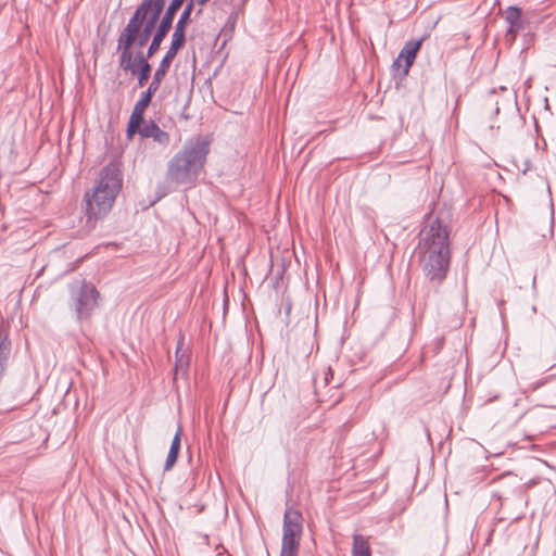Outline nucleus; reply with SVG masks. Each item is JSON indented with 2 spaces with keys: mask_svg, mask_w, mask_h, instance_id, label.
Returning <instances> with one entry per match:
<instances>
[{
  "mask_svg": "<svg viewBox=\"0 0 556 556\" xmlns=\"http://www.w3.org/2000/svg\"><path fill=\"white\" fill-rule=\"evenodd\" d=\"M122 187L123 174L119 166L109 163L102 167L93 189L84 195L85 214L88 220L109 214Z\"/></svg>",
  "mask_w": 556,
  "mask_h": 556,
  "instance_id": "2",
  "label": "nucleus"
},
{
  "mask_svg": "<svg viewBox=\"0 0 556 556\" xmlns=\"http://www.w3.org/2000/svg\"><path fill=\"white\" fill-rule=\"evenodd\" d=\"M505 22L508 24L506 37L514 41L519 31L525 28L522 10L516 5H509L505 11Z\"/></svg>",
  "mask_w": 556,
  "mask_h": 556,
  "instance_id": "9",
  "label": "nucleus"
},
{
  "mask_svg": "<svg viewBox=\"0 0 556 556\" xmlns=\"http://www.w3.org/2000/svg\"><path fill=\"white\" fill-rule=\"evenodd\" d=\"M131 68H125L124 66H119L125 72H130L132 75H137L138 83L142 87L144 86L151 74V65L149 63L143 64L141 67H138L134 62L132 58L130 59Z\"/></svg>",
  "mask_w": 556,
  "mask_h": 556,
  "instance_id": "12",
  "label": "nucleus"
},
{
  "mask_svg": "<svg viewBox=\"0 0 556 556\" xmlns=\"http://www.w3.org/2000/svg\"><path fill=\"white\" fill-rule=\"evenodd\" d=\"M146 92L152 97L156 92V90L152 89L151 87H148Z\"/></svg>",
  "mask_w": 556,
  "mask_h": 556,
  "instance_id": "29",
  "label": "nucleus"
},
{
  "mask_svg": "<svg viewBox=\"0 0 556 556\" xmlns=\"http://www.w3.org/2000/svg\"><path fill=\"white\" fill-rule=\"evenodd\" d=\"M185 42H186V29L175 27L174 33L172 35L170 46L180 50L185 46Z\"/></svg>",
  "mask_w": 556,
  "mask_h": 556,
  "instance_id": "16",
  "label": "nucleus"
},
{
  "mask_svg": "<svg viewBox=\"0 0 556 556\" xmlns=\"http://www.w3.org/2000/svg\"><path fill=\"white\" fill-rule=\"evenodd\" d=\"M498 112H500V109H498V106H496L495 113L497 114Z\"/></svg>",
  "mask_w": 556,
  "mask_h": 556,
  "instance_id": "33",
  "label": "nucleus"
},
{
  "mask_svg": "<svg viewBox=\"0 0 556 556\" xmlns=\"http://www.w3.org/2000/svg\"><path fill=\"white\" fill-rule=\"evenodd\" d=\"M162 80H163L162 78H157L156 76L153 75L152 81L150 83L149 87H151L152 89L157 91L161 86Z\"/></svg>",
  "mask_w": 556,
  "mask_h": 556,
  "instance_id": "26",
  "label": "nucleus"
},
{
  "mask_svg": "<svg viewBox=\"0 0 556 556\" xmlns=\"http://www.w3.org/2000/svg\"><path fill=\"white\" fill-rule=\"evenodd\" d=\"M151 34L149 31L140 29L137 35L134 36L132 46L137 43L139 47H143L148 43Z\"/></svg>",
  "mask_w": 556,
  "mask_h": 556,
  "instance_id": "17",
  "label": "nucleus"
},
{
  "mask_svg": "<svg viewBox=\"0 0 556 556\" xmlns=\"http://www.w3.org/2000/svg\"><path fill=\"white\" fill-rule=\"evenodd\" d=\"M148 53L144 55L142 51H139L136 56H132L134 62L138 67H141L143 64L149 63L148 60Z\"/></svg>",
  "mask_w": 556,
  "mask_h": 556,
  "instance_id": "22",
  "label": "nucleus"
},
{
  "mask_svg": "<svg viewBox=\"0 0 556 556\" xmlns=\"http://www.w3.org/2000/svg\"><path fill=\"white\" fill-rule=\"evenodd\" d=\"M140 135L147 138H153L155 141L160 143H167L169 140L168 134L163 131L156 124L151 123L150 125H146L140 130Z\"/></svg>",
  "mask_w": 556,
  "mask_h": 556,
  "instance_id": "11",
  "label": "nucleus"
},
{
  "mask_svg": "<svg viewBox=\"0 0 556 556\" xmlns=\"http://www.w3.org/2000/svg\"><path fill=\"white\" fill-rule=\"evenodd\" d=\"M164 8V3L155 0H142V2L137 7L135 13L129 18L127 25L124 27L117 39V50L121 51L118 62L119 66L131 68L130 59L132 56L131 47L134 36L137 35L140 29L152 34Z\"/></svg>",
  "mask_w": 556,
  "mask_h": 556,
  "instance_id": "4",
  "label": "nucleus"
},
{
  "mask_svg": "<svg viewBox=\"0 0 556 556\" xmlns=\"http://www.w3.org/2000/svg\"><path fill=\"white\" fill-rule=\"evenodd\" d=\"M314 383H315L316 386L318 384V380H317V378H315Z\"/></svg>",
  "mask_w": 556,
  "mask_h": 556,
  "instance_id": "34",
  "label": "nucleus"
},
{
  "mask_svg": "<svg viewBox=\"0 0 556 556\" xmlns=\"http://www.w3.org/2000/svg\"><path fill=\"white\" fill-rule=\"evenodd\" d=\"M210 0H195V3H198L199 5L203 7L206 2H208Z\"/></svg>",
  "mask_w": 556,
  "mask_h": 556,
  "instance_id": "30",
  "label": "nucleus"
},
{
  "mask_svg": "<svg viewBox=\"0 0 556 556\" xmlns=\"http://www.w3.org/2000/svg\"><path fill=\"white\" fill-rule=\"evenodd\" d=\"M179 345L177 346V350H176V363H175V372H177L178 370H184L188 367V358L181 354L179 355Z\"/></svg>",
  "mask_w": 556,
  "mask_h": 556,
  "instance_id": "18",
  "label": "nucleus"
},
{
  "mask_svg": "<svg viewBox=\"0 0 556 556\" xmlns=\"http://www.w3.org/2000/svg\"><path fill=\"white\" fill-rule=\"evenodd\" d=\"M333 377L332 369L330 367L327 368V370L324 371L323 376V384L324 387L328 386L330 383V380Z\"/></svg>",
  "mask_w": 556,
  "mask_h": 556,
  "instance_id": "25",
  "label": "nucleus"
},
{
  "mask_svg": "<svg viewBox=\"0 0 556 556\" xmlns=\"http://www.w3.org/2000/svg\"><path fill=\"white\" fill-rule=\"evenodd\" d=\"M169 67H170V63H168L167 60L165 61L164 59H162V61L159 64V67L156 68V71L154 73V76L163 79L165 77V75L167 74Z\"/></svg>",
  "mask_w": 556,
  "mask_h": 556,
  "instance_id": "19",
  "label": "nucleus"
},
{
  "mask_svg": "<svg viewBox=\"0 0 556 556\" xmlns=\"http://www.w3.org/2000/svg\"><path fill=\"white\" fill-rule=\"evenodd\" d=\"M178 10L179 8L176 7V3H169L164 14H161L160 23L148 48V58H152L159 51L162 41L173 26V21Z\"/></svg>",
  "mask_w": 556,
  "mask_h": 556,
  "instance_id": "7",
  "label": "nucleus"
},
{
  "mask_svg": "<svg viewBox=\"0 0 556 556\" xmlns=\"http://www.w3.org/2000/svg\"><path fill=\"white\" fill-rule=\"evenodd\" d=\"M303 531V517L298 509L288 507L283 515L282 555H298L300 540Z\"/></svg>",
  "mask_w": 556,
  "mask_h": 556,
  "instance_id": "6",
  "label": "nucleus"
},
{
  "mask_svg": "<svg viewBox=\"0 0 556 556\" xmlns=\"http://www.w3.org/2000/svg\"><path fill=\"white\" fill-rule=\"evenodd\" d=\"M280 556H298V555H282V554H280Z\"/></svg>",
  "mask_w": 556,
  "mask_h": 556,
  "instance_id": "35",
  "label": "nucleus"
},
{
  "mask_svg": "<svg viewBox=\"0 0 556 556\" xmlns=\"http://www.w3.org/2000/svg\"><path fill=\"white\" fill-rule=\"evenodd\" d=\"M151 96L147 92L142 93V97L138 100L136 104H149L151 101Z\"/></svg>",
  "mask_w": 556,
  "mask_h": 556,
  "instance_id": "27",
  "label": "nucleus"
},
{
  "mask_svg": "<svg viewBox=\"0 0 556 556\" xmlns=\"http://www.w3.org/2000/svg\"><path fill=\"white\" fill-rule=\"evenodd\" d=\"M424 40L425 38L422 37L417 40L413 39L406 41L397 59L394 61L393 66H396L397 68L403 67V74L407 75L416 59L418 51L421 48Z\"/></svg>",
  "mask_w": 556,
  "mask_h": 556,
  "instance_id": "8",
  "label": "nucleus"
},
{
  "mask_svg": "<svg viewBox=\"0 0 556 556\" xmlns=\"http://www.w3.org/2000/svg\"><path fill=\"white\" fill-rule=\"evenodd\" d=\"M181 434H182V428H181V426H178L177 431H176L174 439L172 441V444H170L172 446L180 448Z\"/></svg>",
  "mask_w": 556,
  "mask_h": 556,
  "instance_id": "24",
  "label": "nucleus"
},
{
  "mask_svg": "<svg viewBox=\"0 0 556 556\" xmlns=\"http://www.w3.org/2000/svg\"><path fill=\"white\" fill-rule=\"evenodd\" d=\"M418 254L428 279L441 283L451 263L450 231L440 217L429 219L419 232Z\"/></svg>",
  "mask_w": 556,
  "mask_h": 556,
  "instance_id": "1",
  "label": "nucleus"
},
{
  "mask_svg": "<svg viewBox=\"0 0 556 556\" xmlns=\"http://www.w3.org/2000/svg\"><path fill=\"white\" fill-rule=\"evenodd\" d=\"M195 4V0H189V2L186 4L182 13L180 14L175 27L184 28L186 29L188 24L190 23V16L193 10V7Z\"/></svg>",
  "mask_w": 556,
  "mask_h": 556,
  "instance_id": "15",
  "label": "nucleus"
},
{
  "mask_svg": "<svg viewBox=\"0 0 556 556\" xmlns=\"http://www.w3.org/2000/svg\"><path fill=\"white\" fill-rule=\"evenodd\" d=\"M553 376H549L547 378H544V379H540V380H536V381H533V382H530L528 383L527 388H526V391L528 392H534L536 391L538 389H540L541 387L545 386L551 379H552Z\"/></svg>",
  "mask_w": 556,
  "mask_h": 556,
  "instance_id": "20",
  "label": "nucleus"
},
{
  "mask_svg": "<svg viewBox=\"0 0 556 556\" xmlns=\"http://www.w3.org/2000/svg\"><path fill=\"white\" fill-rule=\"evenodd\" d=\"M178 458V454L177 453H173V452H169L168 451V454H167V457H166V460H165V464H164V471H169L173 469L176 460Z\"/></svg>",
  "mask_w": 556,
  "mask_h": 556,
  "instance_id": "21",
  "label": "nucleus"
},
{
  "mask_svg": "<svg viewBox=\"0 0 556 556\" xmlns=\"http://www.w3.org/2000/svg\"><path fill=\"white\" fill-rule=\"evenodd\" d=\"M178 51H179V49H176L175 47L170 46L169 49L167 50V52L165 53V55L163 56V59L165 61L167 60V62L172 64V62L176 58Z\"/></svg>",
  "mask_w": 556,
  "mask_h": 556,
  "instance_id": "23",
  "label": "nucleus"
},
{
  "mask_svg": "<svg viewBox=\"0 0 556 556\" xmlns=\"http://www.w3.org/2000/svg\"><path fill=\"white\" fill-rule=\"evenodd\" d=\"M195 14H197V16L201 15L202 14V9H199Z\"/></svg>",
  "mask_w": 556,
  "mask_h": 556,
  "instance_id": "32",
  "label": "nucleus"
},
{
  "mask_svg": "<svg viewBox=\"0 0 556 556\" xmlns=\"http://www.w3.org/2000/svg\"><path fill=\"white\" fill-rule=\"evenodd\" d=\"M184 1L185 0H170L169 3H174V4L176 3V7L180 8L182 5Z\"/></svg>",
  "mask_w": 556,
  "mask_h": 556,
  "instance_id": "28",
  "label": "nucleus"
},
{
  "mask_svg": "<svg viewBox=\"0 0 556 556\" xmlns=\"http://www.w3.org/2000/svg\"><path fill=\"white\" fill-rule=\"evenodd\" d=\"M179 450H180V448L175 447V446H172V445H170V447H169V452L177 453V454H179Z\"/></svg>",
  "mask_w": 556,
  "mask_h": 556,
  "instance_id": "31",
  "label": "nucleus"
},
{
  "mask_svg": "<svg viewBox=\"0 0 556 556\" xmlns=\"http://www.w3.org/2000/svg\"><path fill=\"white\" fill-rule=\"evenodd\" d=\"M210 146L208 137L198 136L189 139L184 149L169 161L167 180L177 185L193 184L204 167Z\"/></svg>",
  "mask_w": 556,
  "mask_h": 556,
  "instance_id": "3",
  "label": "nucleus"
},
{
  "mask_svg": "<svg viewBox=\"0 0 556 556\" xmlns=\"http://www.w3.org/2000/svg\"><path fill=\"white\" fill-rule=\"evenodd\" d=\"M147 108L148 106H134L127 127L128 137H132L136 132L140 134V130L142 129L140 125L143 122V114Z\"/></svg>",
  "mask_w": 556,
  "mask_h": 556,
  "instance_id": "10",
  "label": "nucleus"
},
{
  "mask_svg": "<svg viewBox=\"0 0 556 556\" xmlns=\"http://www.w3.org/2000/svg\"><path fill=\"white\" fill-rule=\"evenodd\" d=\"M11 341L8 333L0 329V365L4 367L11 354Z\"/></svg>",
  "mask_w": 556,
  "mask_h": 556,
  "instance_id": "14",
  "label": "nucleus"
},
{
  "mask_svg": "<svg viewBox=\"0 0 556 556\" xmlns=\"http://www.w3.org/2000/svg\"><path fill=\"white\" fill-rule=\"evenodd\" d=\"M352 556H371L369 543L362 534L353 535Z\"/></svg>",
  "mask_w": 556,
  "mask_h": 556,
  "instance_id": "13",
  "label": "nucleus"
},
{
  "mask_svg": "<svg viewBox=\"0 0 556 556\" xmlns=\"http://www.w3.org/2000/svg\"><path fill=\"white\" fill-rule=\"evenodd\" d=\"M100 293L91 282L81 281L80 285L71 289L70 306L74 309L77 320L90 318L98 306Z\"/></svg>",
  "mask_w": 556,
  "mask_h": 556,
  "instance_id": "5",
  "label": "nucleus"
}]
</instances>
